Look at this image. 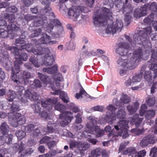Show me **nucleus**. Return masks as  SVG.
I'll return each instance as SVG.
<instances>
[{
  "mask_svg": "<svg viewBox=\"0 0 157 157\" xmlns=\"http://www.w3.org/2000/svg\"><path fill=\"white\" fill-rule=\"evenodd\" d=\"M151 32V29L150 27L144 29L143 31H140L139 34L134 35V41L137 44L142 45L141 48L136 49L134 52L132 58L126 59L124 56L119 58L117 63L119 65H121L126 67L127 69H134L137 65L138 63L142 59L146 60L149 55V52H143L142 47L145 48L151 46L150 41L147 39V36Z\"/></svg>",
  "mask_w": 157,
  "mask_h": 157,
  "instance_id": "f257e3e1",
  "label": "nucleus"
},
{
  "mask_svg": "<svg viewBox=\"0 0 157 157\" xmlns=\"http://www.w3.org/2000/svg\"><path fill=\"white\" fill-rule=\"evenodd\" d=\"M93 17V23L96 26H104L106 25L107 18L110 21L105 32L106 33L114 34L117 31H121L123 26L122 21L117 20L116 21H111L112 18V13L110 10L106 7H102L97 9Z\"/></svg>",
  "mask_w": 157,
  "mask_h": 157,
  "instance_id": "f03ea898",
  "label": "nucleus"
},
{
  "mask_svg": "<svg viewBox=\"0 0 157 157\" xmlns=\"http://www.w3.org/2000/svg\"><path fill=\"white\" fill-rule=\"evenodd\" d=\"M43 72H46L50 74L56 75L54 76L55 84L53 85L51 82L50 78L47 75H44L40 73H38V76L41 81L44 84V87H51L54 92L51 93V94L54 95L60 94V98L65 103L69 101V98L67 94L64 91L61 92L58 90L60 87V82L63 78L61 73L58 72V66L55 64L53 66L48 68H44L43 69Z\"/></svg>",
  "mask_w": 157,
  "mask_h": 157,
  "instance_id": "7ed1b4c3",
  "label": "nucleus"
},
{
  "mask_svg": "<svg viewBox=\"0 0 157 157\" xmlns=\"http://www.w3.org/2000/svg\"><path fill=\"white\" fill-rule=\"evenodd\" d=\"M25 36L22 34L20 36V38L17 39L16 40V44H20V45H17V46L18 48L16 47H11L9 45H6L5 46V48L7 50H10L11 52L14 53V56L16 55V52L17 54L21 56V57H24V54H26V53H23L22 54H20L19 50H21L24 48L27 51L29 52H32L35 55H40L42 53L41 52V50L42 48H41L40 46H36L35 48H33V46L31 44H28L26 45H24L25 40L23 39L25 38Z\"/></svg>",
  "mask_w": 157,
  "mask_h": 157,
  "instance_id": "20e7f679",
  "label": "nucleus"
},
{
  "mask_svg": "<svg viewBox=\"0 0 157 157\" xmlns=\"http://www.w3.org/2000/svg\"><path fill=\"white\" fill-rule=\"evenodd\" d=\"M97 120V118L94 117H89L86 124V130L84 131L82 134V137L87 138L89 142L94 144H96L97 141L95 139H91L90 134H96L97 137H100L103 136L104 133L103 130H100L98 126H96Z\"/></svg>",
  "mask_w": 157,
  "mask_h": 157,
  "instance_id": "39448f33",
  "label": "nucleus"
},
{
  "mask_svg": "<svg viewBox=\"0 0 157 157\" xmlns=\"http://www.w3.org/2000/svg\"><path fill=\"white\" fill-rule=\"evenodd\" d=\"M24 57L21 56L17 55L16 52L15 59L16 60L14 61V67L15 71L13 68L12 70L11 75V79L17 84L22 82H24L25 84H28L29 82L28 79L31 77L30 73L26 71H24L23 73V76L21 78H17L16 74L18 73L20 71L19 65L22 63L21 60L25 61L27 59L28 56L26 54H24Z\"/></svg>",
  "mask_w": 157,
  "mask_h": 157,
  "instance_id": "423d86ee",
  "label": "nucleus"
},
{
  "mask_svg": "<svg viewBox=\"0 0 157 157\" xmlns=\"http://www.w3.org/2000/svg\"><path fill=\"white\" fill-rule=\"evenodd\" d=\"M41 52L45 54L44 56L41 59H38L34 57H31L29 61L35 67H38L40 65H44L45 66H51L54 63L55 59L54 55L50 52L48 48H42Z\"/></svg>",
  "mask_w": 157,
  "mask_h": 157,
  "instance_id": "0eeeda50",
  "label": "nucleus"
},
{
  "mask_svg": "<svg viewBox=\"0 0 157 157\" xmlns=\"http://www.w3.org/2000/svg\"><path fill=\"white\" fill-rule=\"evenodd\" d=\"M128 121L126 120L120 121L118 122L117 125L114 126L115 129H113L110 133L108 134L109 137L112 136L113 137L114 136H121L123 138H126L128 136Z\"/></svg>",
  "mask_w": 157,
  "mask_h": 157,
  "instance_id": "6e6552de",
  "label": "nucleus"
},
{
  "mask_svg": "<svg viewBox=\"0 0 157 157\" xmlns=\"http://www.w3.org/2000/svg\"><path fill=\"white\" fill-rule=\"evenodd\" d=\"M55 108L62 113L59 115V117L58 121L59 122L61 126L64 127L67 125L74 118L72 113L68 111H64L65 107L63 105L59 103L55 106Z\"/></svg>",
  "mask_w": 157,
  "mask_h": 157,
  "instance_id": "1a4fd4ad",
  "label": "nucleus"
},
{
  "mask_svg": "<svg viewBox=\"0 0 157 157\" xmlns=\"http://www.w3.org/2000/svg\"><path fill=\"white\" fill-rule=\"evenodd\" d=\"M42 4H45L46 7L44 8V9H42L40 11L41 13V16H38L35 19L34 24L35 26H40L42 25L46 20V18L43 15L45 14L47 15L51 16L52 17H54V13L52 11L51 8L49 6L50 2L48 0H40Z\"/></svg>",
  "mask_w": 157,
  "mask_h": 157,
  "instance_id": "9d476101",
  "label": "nucleus"
},
{
  "mask_svg": "<svg viewBox=\"0 0 157 157\" xmlns=\"http://www.w3.org/2000/svg\"><path fill=\"white\" fill-rule=\"evenodd\" d=\"M122 0H116L115 1L116 6L119 10L121 9L123 13H125L124 20L125 21L129 23L131 18V16L133 10L130 3L132 0H125V3L124 4L121 2Z\"/></svg>",
  "mask_w": 157,
  "mask_h": 157,
  "instance_id": "9b49d317",
  "label": "nucleus"
},
{
  "mask_svg": "<svg viewBox=\"0 0 157 157\" xmlns=\"http://www.w3.org/2000/svg\"><path fill=\"white\" fill-rule=\"evenodd\" d=\"M11 110L14 112L13 114L10 113V116L13 114L12 120L10 123L14 127H16L18 124L22 125L25 124V118L23 116H21L19 113H15V112L19 110V106L18 102H13L12 105Z\"/></svg>",
  "mask_w": 157,
  "mask_h": 157,
  "instance_id": "f8f14e48",
  "label": "nucleus"
},
{
  "mask_svg": "<svg viewBox=\"0 0 157 157\" xmlns=\"http://www.w3.org/2000/svg\"><path fill=\"white\" fill-rule=\"evenodd\" d=\"M125 37L129 43L128 44L122 42L119 43L118 44V48L116 50L117 53L122 56L127 55L128 52L133 49V46L134 45V42L132 43L129 36L125 35Z\"/></svg>",
  "mask_w": 157,
  "mask_h": 157,
  "instance_id": "ddd939ff",
  "label": "nucleus"
},
{
  "mask_svg": "<svg viewBox=\"0 0 157 157\" xmlns=\"http://www.w3.org/2000/svg\"><path fill=\"white\" fill-rule=\"evenodd\" d=\"M56 30V31L54 32V33L52 34L53 38L59 37L63 33V29L61 26L60 22L57 19H54L51 21L50 24L47 26L46 31L50 33L51 32V30L53 29V27Z\"/></svg>",
  "mask_w": 157,
  "mask_h": 157,
  "instance_id": "4468645a",
  "label": "nucleus"
},
{
  "mask_svg": "<svg viewBox=\"0 0 157 157\" xmlns=\"http://www.w3.org/2000/svg\"><path fill=\"white\" fill-rule=\"evenodd\" d=\"M16 90H17V92L18 95L21 97L22 101L25 103L27 102L26 99L28 97L31 100L34 101H37L38 99L39 96L36 93H33L30 92L29 90H27L25 92L24 94H23L22 93L24 90V88L22 86H18L16 87Z\"/></svg>",
  "mask_w": 157,
  "mask_h": 157,
  "instance_id": "2eb2a0df",
  "label": "nucleus"
},
{
  "mask_svg": "<svg viewBox=\"0 0 157 157\" xmlns=\"http://www.w3.org/2000/svg\"><path fill=\"white\" fill-rule=\"evenodd\" d=\"M80 10L84 13H86L89 11L88 9L86 7L73 6L69 10V17L75 21H77L80 15Z\"/></svg>",
  "mask_w": 157,
  "mask_h": 157,
  "instance_id": "dca6fc26",
  "label": "nucleus"
},
{
  "mask_svg": "<svg viewBox=\"0 0 157 157\" xmlns=\"http://www.w3.org/2000/svg\"><path fill=\"white\" fill-rule=\"evenodd\" d=\"M107 111L106 112L105 121L110 124L113 123V121H115L116 119L115 111L116 108L112 105H109L107 108Z\"/></svg>",
  "mask_w": 157,
  "mask_h": 157,
  "instance_id": "f3484780",
  "label": "nucleus"
},
{
  "mask_svg": "<svg viewBox=\"0 0 157 157\" xmlns=\"http://www.w3.org/2000/svg\"><path fill=\"white\" fill-rule=\"evenodd\" d=\"M157 51V48L156 49ZM149 67L151 70H153L155 74L154 78L157 77V52H152L151 57L150 60L148 61Z\"/></svg>",
  "mask_w": 157,
  "mask_h": 157,
  "instance_id": "a211bd4d",
  "label": "nucleus"
},
{
  "mask_svg": "<svg viewBox=\"0 0 157 157\" xmlns=\"http://www.w3.org/2000/svg\"><path fill=\"white\" fill-rule=\"evenodd\" d=\"M6 29L7 31L4 30L3 29H0V37H5L7 36L8 34H12L13 31L20 30L19 27L14 24H11L10 25H8L6 27Z\"/></svg>",
  "mask_w": 157,
  "mask_h": 157,
  "instance_id": "6ab92c4d",
  "label": "nucleus"
},
{
  "mask_svg": "<svg viewBox=\"0 0 157 157\" xmlns=\"http://www.w3.org/2000/svg\"><path fill=\"white\" fill-rule=\"evenodd\" d=\"M90 145L86 142L78 143L75 141H71L70 144V148H77L79 151H84L88 149Z\"/></svg>",
  "mask_w": 157,
  "mask_h": 157,
  "instance_id": "aec40b11",
  "label": "nucleus"
},
{
  "mask_svg": "<svg viewBox=\"0 0 157 157\" xmlns=\"http://www.w3.org/2000/svg\"><path fill=\"white\" fill-rule=\"evenodd\" d=\"M57 102V99L56 98H49L46 101H41V104L43 107L46 108L48 110L52 108V104H55Z\"/></svg>",
  "mask_w": 157,
  "mask_h": 157,
  "instance_id": "412c9836",
  "label": "nucleus"
},
{
  "mask_svg": "<svg viewBox=\"0 0 157 157\" xmlns=\"http://www.w3.org/2000/svg\"><path fill=\"white\" fill-rule=\"evenodd\" d=\"M59 126L57 124L52 123L51 121H49L47 125V129H45L46 130V131H45V132L44 134H46L48 133L53 132L58 133L59 132L58 127Z\"/></svg>",
  "mask_w": 157,
  "mask_h": 157,
  "instance_id": "4be33fe9",
  "label": "nucleus"
},
{
  "mask_svg": "<svg viewBox=\"0 0 157 157\" xmlns=\"http://www.w3.org/2000/svg\"><path fill=\"white\" fill-rule=\"evenodd\" d=\"M147 9L144 6L136 9L134 12V16L136 19L139 18L146 15L147 14Z\"/></svg>",
  "mask_w": 157,
  "mask_h": 157,
  "instance_id": "5701e85b",
  "label": "nucleus"
},
{
  "mask_svg": "<svg viewBox=\"0 0 157 157\" xmlns=\"http://www.w3.org/2000/svg\"><path fill=\"white\" fill-rule=\"evenodd\" d=\"M154 136L153 135H149L144 137L140 142V145L143 147L146 146L149 144H154L155 141Z\"/></svg>",
  "mask_w": 157,
  "mask_h": 157,
  "instance_id": "b1692460",
  "label": "nucleus"
},
{
  "mask_svg": "<svg viewBox=\"0 0 157 157\" xmlns=\"http://www.w3.org/2000/svg\"><path fill=\"white\" fill-rule=\"evenodd\" d=\"M130 154L132 155L131 157H144L145 156L146 151L142 150L139 152H137L135 148L133 147H130L128 148Z\"/></svg>",
  "mask_w": 157,
  "mask_h": 157,
  "instance_id": "393cba45",
  "label": "nucleus"
},
{
  "mask_svg": "<svg viewBox=\"0 0 157 157\" xmlns=\"http://www.w3.org/2000/svg\"><path fill=\"white\" fill-rule=\"evenodd\" d=\"M41 108L39 107L38 105V103L37 104L35 105H34V108H33V110L35 113L39 114V116L40 117L44 118L46 119L49 118V112L48 111V113L47 112L45 111V110H43L41 113L40 112Z\"/></svg>",
  "mask_w": 157,
  "mask_h": 157,
  "instance_id": "a878e982",
  "label": "nucleus"
},
{
  "mask_svg": "<svg viewBox=\"0 0 157 157\" xmlns=\"http://www.w3.org/2000/svg\"><path fill=\"white\" fill-rule=\"evenodd\" d=\"M139 114H137L134 115L131 120V124L132 125L135 124L136 127H137L140 126L144 118L142 117H139Z\"/></svg>",
  "mask_w": 157,
  "mask_h": 157,
  "instance_id": "bb28decb",
  "label": "nucleus"
},
{
  "mask_svg": "<svg viewBox=\"0 0 157 157\" xmlns=\"http://www.w3.org/2000/svg\"><path fill=\"white\" fill-rule=\"evenodd\" d=\"M50 37L46 33H43L42 36L38 41L36 42V44L37 46L38 44H48L49 41L50 40Z\"/></svg>",
  "mask_w": 157,
  "mask_h": 157,
  "instance_id": "cd10ccee",
  "label": "nucleus"
},
{
  "mask_svg": "<svg viewBox=\"0 0 157 157\" xmlns=\"http://www.w3.org/2000/svg\"><path fill=\"white\" fill-rule=\"evenodd\" d=\"M13 135L9 134L7 136H2L0 137V145H3L5 143H10L12 140Z\"/></svg>",
  "mask_w": 157,
  "mask_h": 157,
  "instance_id": "c85d7f7f",
  "label": "nucleus"
},
{
  "mask_svg": "<svg viewBox=\"0 0 157 157\" xmlns=\"http://www.w3.org/2000/svg\"><path fill=\"white\" fill-rule=\"evenodd\" d=\"M139 107V103L138 102H135L132 105H128L127 107V109L129 114H131L135 112Z\"/></svg>",
  "mask_w": 157,
  "mask_h": 157,
  "instance_id": "c756f323",
  "label": "nucleus"
},
{
  "mask_svg": "<svg viewBox=\"0 0 157 157\" xmlns=\"http://www.w3.org/2000/svg\"><path fill=\"white\" fill-rule=\"evenodd\" d=\"M80 90L79 93L76 94L75 97L76 98L78 99L83 98H88L90 97L89 95L87 94L81 86H80Z\"/></svg>",
  "mask_w": 157,
  "mask_h": 157,
  "instance_id": "7c9ffc66",
  "label": "nucleus"
},
{
  "mask_svg": "<svg viewBox=\"0 0 157 157\" xmlns=\"http://www.w3.org/2000/svg\"><path fill=\"white\" fill-rule=\"evenodd\" d=\"M155 113V111L154 110L151 109L146 111L144 114L146 119L148 120H150V122L153 123V121L151 120L150 119L154 117Z\"/></svg>",
  "mask_w": 157,
  "mask_h": 157,
  "instance_id": "2f4dec72",
  "label": "nucleus"
},
{
  "mask_svg": "<svg viewBox=\"0 0 157 157\" xmlns=\"http://www.w3.org/2000/svg\"><path fill=\"white\" fill-rule=\"evenodd\" d=\"M34 128V125L33 124H31L28 126L27 129L29 132L33 134V136H35L39 135L40 132V131L39 129L37 128H36L35 130L33 131Z\"/></svg>",
  "mask_w": 157,
  "mask_h": 157,
  "instance_id": "473e14b6",
  "label": "nucleus"
},
{
  "mask_svg": "<svg viewBox=\"0 0 157 157\" xmlns=\"http://www.w3.org/2000/svg\"><path fill=\"white\" fill-rule=\"evenodd\" d=\"M144 71L141 70V72L138 75L133 76L132 79V82L133 83L139 82L143 77Z\"/></svg>",
  "mask_w": 157,
  "mask_h": 157,
  "instance_id": "72a5a7b5",
  "label": "nucleus"
},
{
  "mask_svg": "<svg viewBox=\"0 0 157 157\" xmlns=\"http://www.w3.org/2000/svg\"><path fill=\"white\" fill-rule=\"evenodd\" d=\"M7 95L8 100L10 102H12L15 98L16 94L14 91L9 90V91L7 92Z\"/></svg>",
  "mask_w": 157,
  "mask_h": 157,
  "instance_id": "f704fd0d",
  "label": "nucleus"
},
{
  "mask_svg": "<svg viewBox=\"0 0 157 157\" xmlns=\"http://www.w3.org/2000/svg\"><path fill=\"white\" fill-rule=\"evenodd\" d=\"M101 150V149L97 148L93 150L90 155V157H96L100 155Z\"/></svg>",
  "mask_w": 157,
  "mask_h": 157,
  "instance_id": "c9c22d12",
  "label": "nucleus"
},
{
  "mask_svg": "<svg viewBox=\"0 0 157 157\" xmlns=\"http://www.w3.org/2000/svg\"><path fill=\"white\" fill-rule=\"evenodd\" d=\"M126 113L124 109H120L117 113V116L119 119H124L125 117Z\"/></svg>",
  "mask_w": 157,
  "mask_h": 157,
  "instance_id": "e433bc0d",
  "label": "nucleus"
},
{
  "mask_svg": "<svg viewBox=\"0 0 157 157\" xmlns=\"http://www.w3.org/2000/svg\"><path fill=\"white\" fill-rule=\"evenodd\" d=\"M0 129L2 133L4 135H6L9 130L8 125L6 123H3L0 126Z\"/></svg>",
  "mask_w": 157,
  "mask_h": 157,
  "instance_id": "4c0bfd02",
  "label": "nucleus"
},
{
  "mask_svg": "<svg viewBox=\"0 0 157 157\" xmlns=\"http://www.w3.org/2000/svg\"><path fill=\"white\" fill-rule=\"evenodd\" d=\"M144 7H146L147 9V10L149 9L151 10L155 11L157 10V5L155 2H152L150 5L147 4Z\"/></svg>",
  "mask_w": 157,
  "mask_h": 157,
  "instance_id": "58836bf2",
  "label": "nucleus"
},
{
  "mask_svg": "<svg viewBox=\"0 0 157 157\" xmlns=\"http://www.w3.org/2000/svg\"><path fill=\"white\" fill-rule=\"evenodd\" d=\"M146 102L148 106H151L155 104V99L153 97L149 96L146 100Z\"/></svg>",
  "mask_w": 157,
  "mask_h": 157,
  "instance_id": "ea45409f",
  "label": "nucleus"
},
{
  "mask_svg": "<svg viewBox=\"0 0 157 157\" xmlns=\"http://www.w3.org/2000/svg\"><path fill=\"white\" fill-rule=\"evenodd\" d=\"M151 74V71H146L145 73L144 78L148 82H151L153 81L152 78Z\"/></svg>",
  "mask_w": 157,
  "mask_h": 157,
  "instance_id": "a19ab883",
  "label": "nucleus"
},
{
  "mask_svg": "<svg viewBox=\"0 0 157 157\" xmlns=\"http://www.w3.org/2000/svg\"><path fill=\"white\" fill-rule=\"evenodd\" d=\"M130 101V98L127 95L124 94H121V102L124 104L128 103Z\"/></svg>",
  "mask_w": 157,
  "mask_h": 157,
  "instance_id": "79ce46f5",
  "label": "nucleus"
},
{
  "mask_svg": "<svg viewBox=\"0 0 157 157\" xmlns=\"http://www.w3.org/2000/svg\"><path fill=\"white\" fill-rule=\"evenodd\" d=\"M25 147V145L23 144V143H22L20 146L17 144H14L13 146V149L15 151L19 149L20 150L19 152L21 153L23 151V148Z\"/></svg>",
  "mask_w": 157,
  "mask_h": 157,
  "instance_id": "37998d69",
  "label": "nucleus"
},
{
  "mask_svg": "<svg viewBox=\"0 0 157 157\" xmlns=\"http://www.w3.org/2000/svg\"><path fill=\"white\" fill-rule=\"evenodd\" d=\"M16 135L18 139L21 140L25 137L26 135V133L23 131H18L16 132Z\"/></svg>",
  "mask_w": 157,
  "mask_h": 157,
  "instance_id": "c03bdc74",
  "label": "nucleus"
},
{
  "mask_svg": "<svg viewBox=\"0 0 157 157\" xmlns=\"http://www.w3.org/2000/svg\"><path fill=\"white\" fill-rule=\"evenodd\" d=\"M144 132V130L143 128L141 129L136 128L132 129L131 130V132L133 133L135 135H139L141 134Z\"/></svg>",
  "mask_w": 157,
  "mask_h": 157,
  "instance_id": "a18cd8bd",
  "label": "nucleus"
},
{
  "mask_svg": "<svg viewBox=\"0 0 157 157\" xmlns=\"http://www.w3.org/2000/svg\"><path fill=\"white\" fill-rule=\"evenodd\" d=\"M4 17L5 19H8L10 23L13 22L15 20V16L13 14L9 15L8 13H5Z\"/></svg>",
  "mask_w": 157,
  "mask_h": 157,
  "instance_id": "49530a36",
  "label": "nucleus"
},
{
  "mask_svg": "<svg viewBox=\"0 0 157 157\" xmlns=\"http://www.w3.org/2000/svg\"><path fill=\"white\" fill-rule=\"evenodd\" d=\"M31 28L32 29H33L35 30L34 31V33L31 35V37H34L39 35L41 31V29L40 28L35 29L34 27H31L30 28V29Z\"/></svg>",
  "mask_w": 157,
  "mask_h": 157,
  "instance_id": "de8ad7c7",
  "label": "nucleus"
},
{
  "mask_svg": "<svg viewBox=\"0 0 157 157\" xmlns=\"http://www.w3.org/2000/svg\"><path fill=\"white\" fill-rule=\"evenodd\" d=\"M82 111H80L79 113H78L75 116V117L76 118L75 122L77 123H80L82 121Z\"/></svg>",
  "mask_w": 157,
  "mask_h": 157,
  "instance_id": "09e8293b",
  "label": "nucleus"
},
{
  "mask_svg": "<svg viewBox=\"0 0 157 157\" xmlns=\"http://www.w3.org/2000/svg\"><path fill=\"white\" fill-rule=\"evenodd\" d=\"M153 15L151 13L150 16L148 17L145 18L144 21L145 23H147V24H151V23L153 22Z\"/></svg>",
  "mask_w": 157,
  "mask_h": 157,
  "instance_id": "8fccbe9b",
  "label": "nucleus"
},
{
  "mask_svg": "<svg viewBox=\"0 0 157 157\" xmlns=\"http://www.w3.org/2000/svg\"><path fill=\"white\" fill-rule=\"evenodd\" d=\"M75 43L73 41H71L69 43L67 44L68 49L70 50H74L75 48Z\"/></svg>",
  "mask_w": 157,
  "mask_h": 157,
  "instance_id": "3c124183",
  "label": "nucleus"
},
{
  "mask_svg": "<svg viewBox=\"0 0 157 157\" xmlns=\"http://www.w3.org/2000/svg\"><path fill=\"white\" fill-rule=\"evenodd\" d=\"M147 109V107L145 104H143L141 107L140 112V116H143L145 114Z\"/></svg>",
  "mask_w": 157,
  "mask_h": 157,
  "instance_id": "603ef678",
  "label": "nucleus"
},
{
  "mask_svg": "<svg viewBox=\"0 0 157 157\" xmlns=\"http://www.w3.org/2000/svg\"><path fill=\"white\" fill-rule=\"evenodd\" d=\"M6 11L8 13L12 12L14 13L17 11V9L15 6H12L7 8Z\"/></svg>",
  "mask_w": 157,
  "mask_h": 157,
  "instance_id": "864d4df0",
  "label": "nucleus"
},
{
  "mask_svg": "<svg viewBox=\"0 0 157 157\" xmlns=\"http://www.w3.org/2000/svg\"><path fill=\"white\" fill-rule=\"evenodd\" d=\"M24 147L23 148L22 152L21 153V155H25L30 154L33 151V150L31 148L27 149L26 150L24 149Z\"/></svg>",
  "mask_w": 157,
  "mask_h": 157,
  "instance_id": "5fc2aeb1",
  "label": "nucleus"
},
{
  "mask_svg": "<svg viewBox=\"0 0 157 157\" xmlns=\"http://www.w3.org/2000/svg\"><path fill=\"white\" fill-rule=\"evenodd\" d=\"M157 152V147H155L152 148L150 151V155L152 157H155Z\"/></svg>",
  "mask_w": 157,
  "mask_h": 157,
  "instance_id": "6e6d98bb",
  "label": "nucleus"
},
{
  "mask_svg": "<svg viewBox=\"0 0 157 157\" xmlns=\"http://www.w3.org/2000/svg\"><path fill=\"white\" fill-rule=\"evenodd\" d=\"M104 4L107 5L108 7H109L110 8H112L113 6V3L112 0H105Z\"/></svg>",
  "mask_w": 157,
  "mask_h": 157,
  "instance_id": "4d7b16f0",
  "label": "nucleus"
},
{
  "mask_svg": "<svg viewBox=\"0 0 157 157\" xmlns=\"http://www.w3.org/2000/svg\"><path fill=\"white\" fill-rule=\"evenodd\" d=\"M121 65V67H122V68H121V70L120 71V74L121 76H123L126 74L127 70V69L126 67L124 65L122 67Z\"/></svg>",
  "mask_w": 157,
  "mask_h": 157,
  "instance_id": "13d9d810",
  "label": "nucleus"
},
{
  "mask_svg": "<svg viewBox=\"0 0 157 157\" xmlns=\"http://www.w3.org/2000/svg\"><path fill=\"white\" fill-rule=\"evenodd\" d=\"M50 138L47 136L44 137L40 141V144H43L48 142L50 140Z\"/></svg>",
  "mask_w": 157,
  "mask_h": 157,
  "instance_id": "bf43d9fd",
  "label": "nucleus"
},
{
  "mask_svg": "<svg viewBox=\"0 0 157 157\" xmlns=\"http://www.w3.org/2000/svg\"><path fill=\"white\" fill-rule=\"evenodd\" d=\"M128 143L129 142L128 141L122 143L120 144V147L119 149V151H121V150H122L128 144Z\"/></svg>",
  "mask_w": 157,
  "mask_h": 157,
  "instance_id": "052dcab7",
  "label": "nucleus"
},
{
  "mask_svg": "<svg viewBox=\"0 0 157 157\" xmlns=\"http://www.w3.org/2000/svg\"><path fill=\"white\" fill-rule=\"evenodd\" d=\"M33 84V85L35 86L36 87H40L41 86L40 82L38 80L35 79L34 80ZM33 85L31 86L32 87Z\"/></svg>",
  "mask_w": 157,
  "mask_h": 157,
  "instance_id": "680f3d73",
  "label": "nucleus"
},
{
  "mask_svg": "<svg viewBox=\"0 0 157 157\" xmlns=\"http://www.w3.org/2000/svg\"><path fill=\"white\" fill-rule=\"evenodd\" d=\"M33 0H24V3L26 7H29L33 3Z\"/></svg>",
  "mask_w": 157,
  "mask_h": 157,
  "instance_id": "e2e57ef3",
  "label": "nucleus"
},
{
  "mask_svg": "<svg viewBox=\"0 0 157 157\" xmlns=\"http://www.w3.org/2000/svg\"><path fill=\"white\" fill-rule=\"evenodd\" d=\"M95 0H86V5L90 7H91L94 3Z\"/></svg>",
  "mask_w": 157,
  "mask_h": 157,
  "instance_id": "0e129e2a",
  "label": "nucleus"
},
{
  "mask_svg": "<svg viewBox=\"0 0 157 157\" xmlns=\"http://www.w3.org/2000/svg\"><path fill=\"white\" fill-rule=\"evenodd\" d=\"M157 83L156 82H154L151 88V93L153 94L155 92V90L156 89V86Z\"/></svg>",
  "mask_w": 157,
  "mask_h": 157,
  "instance_id": "69168bd1",
  "label": "nucleus"
},
{
  "mask_svg": "<svg viewBox=\"0 0 157 157\" xmlns=\"http://www.w3.org/2000/svg\"><path fill=\"white\" fill-rule=\"evenodd\" d=\"M36 143V142L34 140L32 139L29 140L27 142V144L29 146H32L35 145Z\"/></svg>",
  "mask_w": 157,
  "mask_h": 157,
  "instance_id": "338daca9",
  "label": "nucleus"
},
{
  "mask_svg": "<svg viewBox=\"0 0 157 157\" xmlns=\"http://www.w3.org/2000/svg\"><path fill=\"white\" fill-rule=\"evenodd\" d=\"M7 150L6 149L0 150V157H4L3 155H4L7 152Z\"/></svg>",
  "mask_w": 157,
  "mask_h": 157,
  "instance_id": "774afa93",
  "label": "nucleus"
}]
</instances>
